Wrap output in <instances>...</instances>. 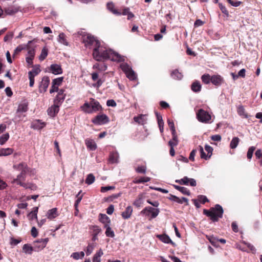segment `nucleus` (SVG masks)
<instances>
[{"mask_svg": "<svg viewBox=\"0 0 262 262\" xmlns=\"http://www.w3.org/2000/svg\"><path fill=\"white\" fill-rule=\"evenodd\" d=\"M144 196L143 194H139L137 199L134 202V206L137 208H140L143 206L144 203Z\"/></svg>", "mask_w": 262, "mask_h": 262, "instance_id": "obj_24", "label": "nucleus"}, {"mask_svg": "<svg viewBox=\"0 0 262 262\" xmlns=\"http://www.w3.org/2000/svg\"><path fill=\"white\" fill-rule=\"evenodd\" d=\"M205 149L207 152L208 157L210 158L212 154L213 148L208 145H206Z\"/></svg>", "mask_w": 262, "mask_h": 262, "instance_id": "obj_57", "label": "nucleus"}, {"mask_svg": "<svg viewBox=\"0 0 262 262\" xmlns=\"http://www.w3.org/2000/svg\"><path fill=\"white\" fill-rule=\"evenodd\" d=\"M33 250H34V247L29 244H25L23 247V251L26 254H31Z\"/></svg>", "mask_w": 262, "mask_h": 262, "instance_id": "obj_29", "label": "nucleus"}, {"mask_svg": "<svg viewBox=\"0 0 262 262\" xmlns=\"http://www.w3.org/2000/svg\"><path fill=\"white\" fill-rule=\"evenodd\" d=\"M119 155L117 152H112L110 156L109 161L112 163L118 162Z\"/></svg>", "mask_w": 262, "mask_h": 262, "instance_id": "obj_35", "label": "nucleus"}, {"mask_svg": "<svg viewBox=\"0 0 262 262\" xmlns=\"http://www.w3.org/2000/svg\"><path fill=\"white\" fill-rule=\"evenodd\" d=\"M95 247V245L94 244H89L86 250V254L87 255H89L92 253Z\"/></svg>", "mask_w": 262, "mask_h": 262, "instance_id": "obj_53", "label": "nucleus"}, {"mask_svg": "<svg viewBox=\"0 0 262 262\" xmlns=\"http://www.w3.org/2000/svg\"><path fill=\"white\" fill-rule=\"evenodd\" d=\"M82 110L86 113H92L101 109L99 102L93 98H91L89 102H85L81 107Z\"/></svg>", "mask_w": 262, "mask_h": 262, "instance_id": "obj_4", "label": "nucleus"}, {"mask_svg": "<svg viewBox=\"0 0 262 262\" xmlns=\"http://www.w3.org/2000/svg\"><path fill=\"white\" fill-rule=\"evenodd\" d=\"M28 110V103L23 102L19 104L17 110V113H25Z\"/></svg>", "mask_w": 262, "mask_h": 262, "instance_id": "obj_30", "label": "nucleus"}, {"mask_svg": "<svg viewBox=\"0 0 262 262\" xmlns=\"http://www.w3.org/2000/svg\"><path fill=\"white\" fill-rule=\"evenodd\" d=\"M238 114L241 116H243L245 118H248V115L245 112V110L243 105H239L237 108Z\"/></svg>", "mask_w": 262, "mask_h": 262, "instance_id": "obj_40", "label": "nucleus"}, {"mask_svg": "<svg viewBox=\"0 0 262 262\" xmlns=\"http://www.w3.org/2000/svg\"><path fill=\"white\" fill-rule=\"evenodd\" d=\"M131 215L130 206L127 207L126 210L122 212V216L124 219H128Z\"/></svg>", "mask_w": 262, "mask_h": 262, "instance_id": "obj_47", "label": "nucleus"}, {"mask_svg": "<svg viewBox=\"0 0 262 262\" xmlns=\"http://www.w3.org/2000/svg\"><path fill=\"white\" fill-rule=\"evenodd\" d=\"M200 154H201V158L202 159H204L205 160H207L209 158H210L209 157H208V155L206 154L205 152L204 151L203 148L202 146L200 145L198 147Z\"/></svg>", "mask_w": 262, "mask_h": 262, "instance_id": "obj_54", "label": "nucleus"}, {"mask_svg": "<svg viewBox=\"0 0 262 262\" xmlns=\"http://www.w3.org/2000/svg\"><path fill=\"white\" fill-rule=\"evenodd\" d=\"M59 106L58 105H53L48 110V115L51 117H54L59 112Z\"/></svg>", "mask_w": 262, "mask_h": 262, "instance_id": "obj_22", "label": "nucleus"}, {"mask_svg": "<svg viewBox=\"0 0 262 262\" xmlns=\"http://www.w3.org/2000/svg\"><path fill=\"white\" fill-rule=\"evenodd\" d=\"M122 70L125 74L126 77L131 79V69L130 67H121Z\"/></svg>", "mask_w": 262, "mask_h": 262, "instance_id": "obj_42", "label": "nucleus"}, {"mask_svg": "<svg viewBox=\"0 0 262 262\" xmlns=\"http://www.w3.org/2000/svg\"><path fill=\"white\" fill-rule=\"evenodd\" d=\"M134 120L139 125H144L146 123L147 118L145 115H139L134 117Z\"/></svg>", "mask_w": 262, "mask_h": 262, "instance_id": "obj_19", "label": "nucleus"}, {"mask_svg": "<svg viewBox=\"0 0 262 262\" xmlns=\"http://www.w3.org/2000/svg\"><path fill=\"white\" fill-rule=\"evenodd\" d=\"M26 173V170H23V171L17 176V178L13 180L12 183H16L21 186V184H23V182L25 181V175Z\"/></svg>", "mask_w": 262, "mask_h": 262, "instance_id": "obj_17", "label": "nucleus"}, {"mask_svg": "<svg viewBox=\"0 0 262 262\" xmlns=\"http://www.w3.org/2000/svg\"><path fill=\"white\" fill-rule=\"evenodd\" d=\"M78 34L81 36L82 42L86 48L93 49L96 47L100 42L93 36L85 32L81 31Z\"/></svg>", "mask_w": 262, "mask_h": 262, "instance_id": "obj_3", "label": "nucleus"}, {"mask_svg": "<svg viewBox=\"0 0 262 262\" xmlns=\"http://www.w3.org/2000/svg\"><path fill=\"white\" fill-rule=\"evenodd\" d=\"M33 40L29 41L28 42V44L27 45H19L15 50L14 51L13 56H15L16 55L18 54L20 52H21L23 50L29 48V45L30 43H31Z\"/></svg>", "mask_w": 262, "mask_h": 262, "instance_id": "obj_23", "label": "nucleus"}, {"mask_svg": "<svg viewBox=\"0 0 262 262\" xmlns=\"http://www.w3.org/2000/svg\"><path fill=\"white\" fill-rule=\"evenodd\" d=\"M167 123L171 133L176 131L174 127V124L172 120L170 119H168Z\"/></svg>", "mask_w": 262, "mask_h": 262, "instance_id": "obj_58", "label": "nucleus"}, {"mask_svg": "<svg viewBox=\"0 0 262 262\" xmlns=\"http://www.w3.org/2000/svg\"><path fill=\"white\" fill-rule=\"evenodd\" d=\"M95 180V176L92 173H90L87 176L85 179V183L88 185H91L94 182Z\"/></svg>", "mask_w": 262, "mask_h": 262, "instance_id": "obj_43", "label": "nucleus"}, {"mask_svg": "<svg viewBox=\"0 0 262 262\" xmlns=\"http://www.w3.org/2000/svg\"><path fill=\"white\" fill-rule=\"evenodd\" d=\"M159 209L152 208L151 207H146L141 211V213L145 214L146 216H149L151 214V218L156 217L159 213Z\"/></svg>", "mask_w": 262, "mask_h": 262, "instance_id": "obj_9", "label": "nucleus"}, {"mask_svg": "<svg viewBox=\"0 0 262 262\" xmlns=\"http://www.w3.org/2000/svg\"><path fill=\"white\" fill-rule=\"evenodd\" d=\"M247 246L251 252L254 253L256 251L255 247L252 245L251 244L249 243H247L245 241H243L242 242L239 243H236L235 244V247L236 248L243 251V252H248L247 249L246 247Z\"/></svg>", "mask_w": 262, "mask_h": 262, "instance_id": "obj_7", "label": "nucleus"}, {"mask_svg": "<svg viewBox=\"0 0 262 262\" xmlns=\"http://www.w3.org/2000/svg\"><path fill=\"white\" fill-rule=\"evenodd\" d=\"M106 6H107V9L109 11H110L111 12H112L113 14L117 15H120L121 14H122L123 15H128L127 19H130L131 16H130V14L129 12V8H124L122 10V12H119L118 10L115 9V5L113 2L107 3Z\"/></svg>", "mask_w": 262, "mask_h": 262, "instance_id": "obj_5", "label": "nucleus"}, {"mask_svg": "<svg viewBox=\"0 0 262 262\" xmlns=\"http://www.w3.org/2000/svg\"><path fill=\"white\" fill-rule=\"evenodd\" d=\"M207 238L213 246H216L217 240L215 237H213V236H207Z\"/></svg>", "mask_w": 262, "mask_h": 262, "instance_id": "obj_59", "label": "nucleus"}, {"mask_svg": "<svg viewBox=\"0 0 262 262\" xmlns=\"http://www.w3.org/2000/svg\"><path fill=\"white\" fill-rule=\"evenodd\" d=\"M175 182L180 185H188L189 184L191 186L193 187L196 185V181L194 179L189 178L186 176L181 179L176 180Z\"/></svg>", "mask_w": 262, "mask_h": 262, "instance_id": "obj_10", "label": "nucleus"}, {"mask_svg": "<svg viewBox=\"0 0 262 262\" xmlns=\"http://www.w3.org/2000/svg\"><path fill=\"white\" fill-rule=\"evenodd\" d=\"M58 41L59 42L64 45H68V42L67 41L66 35L63 33H61L59 34Z\"/></svg>", "mask_w": 262, "mask_h": 262, "instance_id": "obj_34", "label": "nucleus"}, {"mask_svg": "<svg viewBox=\"0 0 262 262\" xmlns=\"http://www.w3.org/2000/svg\"><path fill=\"white\" fill-rule=\"evenodd\" d=\"M198 200L200 202V203L204 204L207 202H209V200L204 195H199L198 196Z\"/></svg>", "mask_w": 262, "mask_h": 262, "instance_id": "obj_52", "label": "nucleus"}, {"mask_svg": "<svg viewBox=\"0 0 262 262\" xmlns=\"http://www.w3.org/2000/svg\"><path fill=\"white\" fill-rule=\"evenodd\" d=\"M18 9L14 7H9L5 9V13L7 15H13L17 12Z\"/></svg>", "mask_w": 262, "mask_h": 262, "instance_id": "obj_45", "label": "nucleus"}, {"mask_svg": "<svg viewBox=\"0 0 262 262\" xmlns=\"http://www.w3.org/2000/svg\"><path fill=\"white\" fill-rule=\"evenodd\" d=\"M239 142V139L238 137H235L232 138L230 143V147L232 149L235 148Z\"/></svg>", "mask_w": 262, "mask_h": 262, "instance_id": "obj_38", "label": "nucleus"}, {"mask_svg": "<svg viewBox=\"0 0 262 262\" xmlns=\"http://www.w3.org/2000/svg\"><path fill=\"white\" fill-rule=\"evenodd\" d=\"M109 121L108 118L106 115H97L93 120L92 122L98 125L104 124Z\"/></svg>", "mask_w": 262, "mask_h": 262, "instance_id": "obj_12", "label": "nucleus"}, {"mask_svg": "<svg viewBox=\"0 0 262 262\" xmlns=\"http://www.w3.org/2000/svg\"><path fill=\"white\" fill-rule=\"evenodd\" d=\"M106 229L105 235L107 237H114L115 236L114 232L112 230L110 227V224H106L104 226Z\"/></svg>", "mask_w": 262, "mask_h": 262, "instance_id": "obj_26", "label": "nucleus"}, {"mask_svg": "<svg viewBox=\"0 0 262 262\" xmlns=\"http://www.w3.org/2000/svg\"><path fill=\"white\" fill-rule=\"evenodd\" d=\"M157 237L158 238L160 241H161L162 242L166 243V244H170L172 246L175 245V243L171 241V239L170 238L169 236L166 234H158L156 235Z\"/></svg>", "mask_w": 262, "mask_h": 262, "instance_id": "obj_14", "label": "nucleus"}, {"mask_svg": "<svg viewBox=\"0 0 262 262\" xmlns=\"http://www.w3.org/2000/svg\"><path fill=\"white\" fill-rule=\"evenodd\" d=\"M224 81L223 78L220 75H214L212 76L211 82L216 86H220L224 82Z\"/></svg>", "mask_w": 262, "mask_h": 262, "instance_id": "obj_13", "label": "nucleus"}, {"mask_svg": "<svg viewBox=\"0 0 262 262\" xmlns=\"http://www.w3.org/2000/svg\"><path fill=\"white\" fill-rule=\"evenodd\" d=\"M48 49L46 47H44L42 49L40 55L39 56V60H44L48 55Z\"/></svg>", "mask_w": 262, "mask_h": 262, "instance_id": "obj_46", "label": "nucleus"}, {"mask_svg": "<svg viewBox=\"0 0 262 262\" xmlns=\"http://www.w3.org/2000/svg\"><path fill=\"white\" fill-rule=\"evenodd\" d=\"M38 207H35L33 208V210L30 212L28 215V217L30 220H33V219H36L37 220V212H38Z\"/></svg>", "mask_w": 262, "mask_h": 262, "instance_id": "obj_25", "label": "nucleus"}, {"mask_svg": "<svg viewBox=\"0 0 262 262\" xmlns=\"http://www.w3.org/2000/svg\"><path fill=\"white\" fill-rule=\"evenodd\" d=\"M63 79V78L62 77L54 79L52 83L58 86L61 84Z\"/></svg>", "mask_w": 262, "mask_h": 262, "instance_id": "obj_56", "label": "nucleus"}, {"mask_svg": "<svg viewBox=\"0 0 262 262\" xmlns=\"http://www.w3.org/2000/svg\"><path fill=\"white\" fill-rule=\"evenodd\" d=\"M99 220L104 225L106 224H110L111 220L110 218L104 214H100Z\"/></svg>", "mask_w": 262, "mask_h": 262, "instance_id": "obj_31", "label": "nucleus"}, {"mask_svg": "<svg viewBox=\"0 0 262 262\" xmlns=\"http://www.w3.org/2000/svg\"><path fill=\"white\" fill-rule=\"evenodd\" d=\"M94 58L99 61H104L110 59L113 61L120 63V66H123V62H125L126 57L122 56L118 53L107 49L100 43L96 47H94L93 52ZM124 66H128L127 64Z\"/></svg>", "mask_w": 262, "mask_h": 262, "instance_id": "obj_1", "label": "nucleus"}, {"mask_svg": "<svg viewBox=\"0 0 262 262\" xmlns=\"http://www.w3.org/2000/svg\"><path fill=\"white\" fill-rule=\"evenodd\" d=\"M115 186H103V187H101V192H105L108 190H113L115 189Z\"/></svg>", "mask_w": 262, "mask_h": 262, "instance_id": "obj_60", "label": "nucleus"}, {"mask_svg": "<svg viewBox=\"0 0 262 262\" xmlns=\"http://www.w3.org/2000/svg\"><path fill=\"white\" fill-rule=\"evenodd\" d=\"M103 254V251L100 249L94 255L93 262H101L100 257Z\"/></svg>", "mask_w": 262, "mask_h": 262, "instance_id": "obj_27", "label": "nucleus"}, {"mask_svg": "<svg viewBox=\"0 0 262 262\" xmlns=\"http://www.w3.org/2000/svg\"><path fill=\"white\" fill-rule=\"evenodd\" d=\"M180 191L183 194H185V195H190V191L186 187H182Z\"/></svg>", "mask_w": 262, "mask_h": 262, "instance_id": "obj_64", "label": "nucleus"}, {"mask_svg": "<svg viewBox=\"0 0 262 262\" xmlns=\"http://www.w3.org/2000/svg\"><path fill=\"white\" fill-rule=\"evenodd\" d=\"M64 90L61 89L58 91V95L56 96V100L60 101L64 99V95L63 94Z\"/></svg>", "mask_w": 262, "mask_h": 262, "instance_id": "obj_50", "label": "nucleus"}, {"mask_svg": "<svg viewBox=\"0 0 262 262\" xmlns=\"http://www.w3.org/2000/svg\"><path fill=\"white\" fill-rule=\"evenodd\" d=\"M50 71L55 75L60 74L62 72L61 67H50Z\"/></svg>", "mask_w": 262, "mask_h": 262, "instance_id": "obj_39", "label": "nucleus"}, {"mask_svg": "<svg viewBox=\"0 0 262 262\" xmlns=\"http://www.w3.org/2000/svg\"><path fill=\"white\" fill-rule=\"evenodd\" d=\"M212 76L208 74H204L201 77V79L203 83L206 84L210 83L211 81Z\"/></svg>", "mask_w": 262, "mask_h": 262, "instance_id": "obj_36", "label": "nucleus"}, {"mask_svg": "<svg viewBox=\"0 0 262 262\" xmlns=\"http://www.w3.org/2000/svg\"><path fill=\"white\" fill-rule=\"evenodd\" d=\"M9 135L8 133L3 135L0 137V144L3 145L9 139Z\"/></svg>", "mask_w": 262, "mask_h": 262, "instance_id": "obj_48", "label": "nucleus"}, {"mask_svg": "<svg viewBox=\"0 0 262 262\" xmlns=\"http://www.w3.org/2000/svg\"><path fill=\"white\" fill-rule=\"evenodd\" d=\"M171 76L174 79L181 80L183 77V75L178 70H175L171 72Z\"/></svg>", "mask_w": 262, "mask_h": 262, "instance_id": "obj_32", "label": "nucleus"}, {"mask_svg": "<svg viewBox=\"0 0 262 262\" xmlns=\"http://www.w3.org/2000/svg\"><path fill=\"white\" fill-rule=\"evenodd\" d=\"M85 144L87 148L90 150H95L97 148V144L94 140L91 139H86Z\"/></svg>", "mask_w": 262, "mask_h": 262, "instance_id": "obj_18", "label": "nucleus"}, {"mask_svg": "<svg viewBox=\"0 0 262 262\" xmlns=\"http://www.w3.org/2000/svg\"><path fill=\"white\" fill-rule=\"evenodd\" d=\"M227 2L232 6L236 7L239 6L241 4L242 2L236 0H227Z\"/></svg>", "mask_w": 262, "mask_h": 262, "instance_id": "obj_55", "label": "nucleus"}, {"mask_svg": "<svg viewBox=\"0 0 262 262\" xmlns=\"http://www.w3.org/2000/svg\"><path fill=\"white\" fill-rule=\"evenodd\" d=\"M35 56V50L33 49L28 48V52L26 55V60L28 64L33 63V60Z\"/></svg>", "mask_w": 262, "mask_h": 262, "instance_id": "obj_16", "label": "nucleus"}, {"mask_svg": "<svg viewBox=\"0 0 262 262\" xmlns=\"http://www.w3.org/2000/svg\"><path fill=\"white\" fill-rule=\"evenodd\" d=\"M45 123L40 120L34 121L31 124V127L34 129H41L45 126Z\"/></svg>", "mask_w": 262, "mask_h": 262, "instance_id": "obj_20", "label": "nucleus"}, {"mask_svg": "<svg viewBox=\"0 0 262 262\" xmlns=\"http://www.w3.org/2000/svg\"><path fill=\"white\" fill-rule=\"evenodd\" d=\"M178 199L176 200V202L179 204H183V203H186V205H188V200L184 197H182L181 199L178 197Z\"/></svg>", "mask_w": 262, "mask_h": 262, "instance_id": "obj_61", "label": "nucleus"}, {"mask_svg": "<svg viewBox=\"0 0 262 262\" xmlns=\"http://www.w3.org/2000/svg\"><path fill=\"white\" fill-rule=\"evenodd\" d=\"M41 70L38 67H36L28 72L30 86L32 87L33 86L34 83V77L39 74Z\"/></svg>", "mask_w": 262, "mask_h": 262, "instance_id": "obj_11", "label": "nucleus"}, {"mask_svg": "<svg viewBox=\"0 0 262 262\" xmlns=\"http://www.w3.org/2000/svg\"><path fill=\"white\" fill-rule=\"evenodd\" d=\"M14 168L18 170H20L21 172L23 171V170H26V172L28 171L27 166L25 163H21L17 165H14Z\"/></svg>", "mask_w": 262, "mask_h": 262, "instance_id": "obj_41", "label": "nucleus"}, {"mask_svg": "<svg viewBox=\"0 0 262 262\" xmlns=\"http://www.w3.org/2000/svg\"><path fill=\"white\" fill-rule=\"evenodd\" d=\"M48 241V238H41L35 241L33 243L34 251L38 252L42 250L46 247Z\"/></svg>", "mask_w": 262, "mask_h": 262, "instance_id": "obj_8", "label": "nucleus"}, {"mask_svg": "<svg viewBox=\"0 0 262 262\" xmlns=\"http://www.w3.org/2000/svg\"><path fill=\"white\" fill-rule=\"evenodd\" d=\"M255 150V147L254 146H251L249 148L247 154V157L248 159L251 160L254 150Z\"/></svg>", "mask_w": 262, "mask_h": 262, "instance_id": "obj_49", "label": "nucleus"}, {"mask_svg": "<svg viewBox=\"0 0 262 262\" xmlns=\"http://www.w3.org/2000/svg\"><path fill=\"white\" fill-rule=\"evenodd\" d=\"M21 186L24 187V188L27 189L29 188L31 190H35L36 189V186L32 183H25L21 184Z\"/></svg>", "mask_w": 262, "mask_h": 262, "instance_id": "obj_51", "label": "nucleus"}, {"mask_svg": "<svg viewBox=\"0 0 262 262\" xmlns=\"http://www.w3.org/2000/svg\"><path fill=\"white\" fill-rule=\"evenodd\" d=\"M196 117L200 122L208 123L211 120V117L209 113L203 109H200L196 113Z\"/></svg>", "mask_w": 262, "mask_h": 262, "instance_id": "obj_6", "label": "nucleus"}, {"mask_svg": "<svg viewBox=\"0 0 262 262\" xmlns=\"http://www.w3.org/2000/svg\"><path fill=\"white\" fill-rule=\"evenodd\" d=\"M191 90L194 92H199L201 91V85L199 81H195L191 85Z\"/></svg>", "mask_w": 262, "mask_h": 262, "instance_id": "obj_33", "label": "nucleus"}, {"mask_svg": "<svg viewBox=\"0 0 262 262\" xmlns=\"http://www.w3.org/2000/svg\"><path fill=\"white\" fill-rule=\"evenodd\" d=\"M136 171L138 173H145L146 172V167L144 166H139L135 168Z\"/></svg>", "mask_w": 262, "mask_h": 262, "instance_id": "obj_62", "label": "nucleus"}, {"mask_svg": "<svg viewBox=\"0 0 262 262\" xmlns=\"http://www.w3.org/2000/svg\"><path fill=\"white\" fill-rule=\"evenodd\" d=\"M150 178L149 177H141L140 178H136L134 179L133 182L135 183H142L149 182Z\"/></svg>", "mask_w": 262, "mask_h": 262, "instance_id": "obj_37", "label": "nucleus"}, {"mask_svg": "<svg viewBox=\"0 0 262 262\" xmlns=\"http://www.w3.org/2000/svg\"><path fill=\"white\" fill-rule=\"evenodd\" d=\"M93 234L97 235L101 231V229L97 226H94L92 228Z\"/></svg>", "mask_w": 262, "mask_h": 262, "instance_id": "obj_63", "label": "nucleus"}, {"mask_svg": "<svg viewBox=\"0 0 262 262\" xmlns=\"http://www.w3.org/2000/svg\"><path fill=\"white\" fill-rule=\"evenodd\" d=\"M58 215V213L56 208H54L49 210L46 214L47 217L49 220H53Z\"/></svg>", "mask_w": 262, "mask_h": 262, "instance_id": "obj_21", "label": "nucleus"}, {"mask_svg": "<svg viewBox=\"0 0 262 262\" xmlns=\"http://www.w3.org/2000/svg\"><path fill=\"white\" fill-rule=\"evenodd\" d=\"M13 152V150L11 148H1L0 149V157L1 156H7L12 154Z\"/></svg>", "mask_w": 262, "mask_h": 262, "instance_id": "obj_28", "label": "nucleus"}, {"mask_svg": "<svg viewBox=\"0 0 262 262\" xmlns=\"http://www.w3.org/2000/svg\"><path fill=\"white\" fill-rule=\"evenodd\" d=\"M50 83L49 78L48 77H43L39 85L40 91L46 92Z\"/></svg>", "mask_w": 262, "mask_h": 262, "instance_id": "obj_15", "label": "nucleus"}, {"mask_svg": "<svg viewBox=\"0 0 262 262\" xmlns=\"http://www.w3.org/2000/svg\"><path fill=\"white\" fill-rule=\"evenodd\" d=\"M203 214L208 217L213 222H218L219 219L223 217L224 210L219 204H216L214 207H211L209 209H204Z\"/></svg>", "mask_w": 262, "mask_h": 262, "instance_id": "obj_2", "label": "nucleus"}, {"mask_svg": "<svg viewBox=\"0 0 262 262\" xmlns=\"http://www.w3.org/2000/svg\"><path fill=\"white\" fill-rule=\"evenodd\" d=\"M75 259H79L80 258H82L84 256V253L83 251L80 252H74L73 253L71 256Z\"/></svg>", "mask_w": 262, "mask_h": 262, "instance_id": "obj_44", "label": "nucleus"}]
</instances>
